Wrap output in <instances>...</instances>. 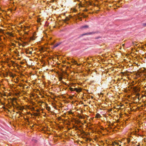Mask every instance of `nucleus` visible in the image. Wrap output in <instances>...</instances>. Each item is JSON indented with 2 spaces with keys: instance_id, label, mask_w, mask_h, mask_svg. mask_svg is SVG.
I'll return each mask as SVG.
<instances>
[{
  "instance_id": "obj_20",
  "label": "nucleus",
  "mask_w": 146,
  "mask_h": 146,
  "mask_svg": "<svg viewBox=\"0 0 146 146\" xmlns=\"http://www.w3.org/2000/svg\"><path fill=\"white\" fill-rule=\"evenodd\" d=\"M119 146H121V145H120Z\"/></svg>"
},
{
  "instance_id": "obj_4",
  "label": "nucleus",
  "mask_w": 146,
  "mask_h": 146,
  "mask_svg": "<svg viewBox=\"0 0 146 146\" xmlns=\"http://www.w3.org/2000/svg\"><path fill=\"white\" fill-rule=\"evenodd\" d=\"M70 20V19L68 17H66V19L64 20V21L65 23H67L66 22L67 21H69Z\"/></svg>"
},
{
  "instance_id": "obj_9",
  "label": "nucleus",
  "mask_w": 146,
  "mask_h": 146,
  "mask_svg": "<svg viewBox=\"0 0 146 146\" xmlns=\"http://www.w3.org/2000/svg\"><path fill=\"white\" fill-rule=\"evenodd\" d=\"M74 91H75L77 92H78L79 91V90L77 88H74Z\"/></svg>"
},
{
  "instance_id": "obj_18",
  "label": "nucleus",
  "mask_w": 146,
  "mask_h": 146,
  "mask_svg": "<svg viewBox=\"0 0 146 146\" xmlns=\"http://www.w3.org/2000/svg\"><path fill=\"white\" fill-rule=\"evenodd\" d=\"M41 103H43V102H41Z\"/></svg>"
},
{
  "instance_id": "obj_16",
  "label": "nucleus",
  "mask_w": 146,
  "mask_h": 146,
  "mask_svg": "<svg viewBox=\"0 0 146 146\" xmlns=\"http://www.w3.org/2000/svg\"><path fill=\"white\" fill-rule=\"evenodd\" d=\"M124 44H122V46H124Z\"/></svg>"
},
{
  "instance_id": "obj_13",
  "label": "nucleus",
  "mask_w": 146,
  "mask_h": 146,
  "mask_svg": "<svg viewBox=\"0 0 146 146\" xmlns=\"http://www.w3.org/2000/svg\"><path fill=\"white\" fill-rule=\"evenodd\" d=\"M62 82L65 85H66V83L65 82H63V81H62Z\"/></svg>"
},
{
  "instance_id": "obj_6",
  "label": "nucleus",
  "mask_w": 146,
  "mask_h": 146,
  "mask_svg": "<svg viewBox=\"0 0 146 146\" xmlns=\"http://www.w3.org/2000/svg\"><path fill=\"white\" fill-rule=\"evenodd\" d=\"M60 44V43H57L54 45V48L58 46Z\"/></svg>"
},
{
  "instance_id": "obj_8",
  "label": "nucleus",
  "mask_w": 146,
  "mask_h": 146,
  "mask_svg": "<svg viewBox=\"0 0 146 146\" xmlns=\"http://www.w3.org/2000/svg\"><path fill=\"white\" fill-rule=\"evenodd\" d=\"M63 78L62 77H59V80L60 81H61L62 80Z\"/></svg>"
},
{
  "instance_id": "obj_14",
  "label": "nucleus",
  "mask_w": 146,
  "mask_h": 146,
  "mask_svg": "<svg viewBox=\"0 0 146 146\" xmlns=\"http://www.w3.org/2000/svg\"><path fill=\"white\" fill-rule=\"evenodd\" d=\"M135 42H133L132 43H133V44H134H134H135ZM135 45H136V46L137 45V44H135Z\"/></svg>"
},
{
  "instance_id": "obj_5",
  "label": "nucleus",
  "mask_w": 146,
  "mask_h": 146,
  "mask_svg": "<svg viewBox=\"0 0 146 146\" xmlns=\"http://www.w3.org/2000/svg\"><path fill=\"white\" fill-rule=\"evenodd\" d=\"M72 62L74 63L75 64H78L77 63L76 61L74 60H72Z\"/></svg>"
},
{
  "instance_id": "obj_1",
  "label": "nucleus",
  "mask_w": 146,
  "mask_h": 146,
  "mask_svg": "<svg viewBox=\"0 0 146 146\" xmlns=\"http://www.w3.org/2000/svg\"><path fill=\"white\" fill-rule=\"evenodd\" d=\"M36 37V34L35 33H34L33 36L30 38V40H34L35 39V38Z\"/></svg>"
},
{
  "instance_id": "obj_7",
  "label": "nucleus",
  "mask_w": 146,
  "mask_h": 146,
  "mask_svg": "<svg viewBox=\"0 0 146 146\" xmlns=\"http://www.w3.org/2000/svg\"><path fill=\"white\" fill-rule=\"evenodd\" d=\"M72 12H76L77 11V10L75 9H72Z\"/></svg>"
},
{
  "instance_id": "obj_10",
  "label": "nucleus",
  "mask_w": 146,
  "mask_h": 146,
  "mask_svg": "<svg viewBox=\"0 0 146 146\" xmlns=\"http://www.w3.org/2000/svg\"><path fill=\"white\" fill-rule=\"evenodd\" d=\"M41 19L40 18H38L37 19V21L39 23L40 22V21Z\"/></svg>"
},
{
  "instance_id": "obj_19",
  "label": "nucleus",
  "mask_w": 146,
  "mask_h": 146,
  "mask_svg": "<svg viewBox=\"0 0 146 146\" xmlns=\"http://www.w3.org/2000/svg\"><path fill=\"white\" fill-rule=\"evenodd\" d=\"M92 98H93V97L92 96Z\"/></svg>"
},
{
  "instance_id": "obj_17",
  "label": "nucleus",
  "mask_w": 146,
  "mask_h": 146,
  "mask_svg": "<svg viewBox=\"0 0 146 146\" xmlns=\"http://www.w3.org/2000/svg\"><path fill=\"white\" fill-rule=\"evenodd\" d=\"M86 34H84L83 35H86Z\"/></svg>"
},
{
  "instance_id": "obj_11",
  "label": "nucleus",
  "mask_w": 146,
  "mask_h": 146,
  "mask_svg": "<svg viewBox=\"0 0 146 146\" xmlns=\"http://www.w3.org/2000/svg\"><path fill=\"white\" fill-rule=\"evenodd\" d=\"M70 90L71 91H74V89L72 88H71L70 89Z\"/></svg>"
},
{
  "instance_id": "obj_15",
  "label": "nucleus",
  "mask_w": 146,
  "mask_h": 146,
  "mask_svg": "<svg viewBox=\"0 0 146 146\" xmlns=\"http://www.w3.org/2000/svg\"><path fill=\"white\" fill-rule=\"evenodd\" d=\"M85 11H88V10L87 9H85Z\"/></svg>"
},
{
  "instance_id": "obj_12",
  "label": "nucleus",
  "mask_w": 146,
  "mask_h": 146,
  "mask_svg": "<svg viewBox=\"0 0 146 146\" xmlns=\"http://www.w3.org/2000/svg\"><path fill=\"white\" fill-rule=\"evenodd\" d=\"M143 25L144 26H146V23H143Z\"/></svg>"
},
{
  "instance_id": "obj_2",
  "label": "nucleus",
  "mask_w": 146,
  "mask_h": 146,
  "mask_svg": "<svg viewBox=\"0 0 146 146\" xmlns=\"http://www.w3.org/2000/svg\"><path fill=\"white\" fill-rule=\"evenodd\" d=\"M88 27V26L87 25H86L84 26H82L81 27V29H86Z\"/></svg>"
},
{
  "instance_id": "obj_3",
  "label": "nucleus",
  "mask_w": 146,
  "mask_h": 146,
  "mask_svg": "<svg viewBox=\"0 0 146 146\" xmlns=\"http://www.w3.org/2000/svg\"><path fill=\"white\" fill-rule=\"evenodd\" d=\"M101 117V115L99 113H97L95 117L96 118H100Z\"/></svg>"
}]
</instances>
